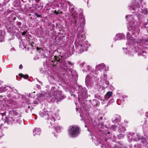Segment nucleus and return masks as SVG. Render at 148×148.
I'll return each instance as SVG.
<instances>
[{"label": "nucleus", "instance_id": "1", "mask_svg": "<svg viewBox=\"0 0 148 148\" xmlns=\"http://www.w3.org/2000/svg\"><path fill=\"white\" fill-rule=\"evenodd\" d=\"M142 0L136 1L133 0L132 3L129 6V8L131 11L130 14L126 15L125 18L128 21L129 27H128L129 32L127 34V41L126 43L127 47L125 48L127 51H126V54L132 56H133L134 51L138 53V56H142L145 57L147 52L141 51L138 47L137 49L136 44L134 37H136L139 35L140 29L135 25L136 23V19H138L139 22L143 23L145 20L144 15L147 14L148 11L147 8L143 7L142 5ZM124 49V48H123Z\"/></svg>", "mask_w": 148, "mask_h": 148}, {"label": "nucleus", "instance_id": "2", "mask_svg": "<svg viewBox=\"0 0 148 148\" xmlns=\"http://www.w3.org/2000/svg\"><path fill=\"white\" fill-rule=\"evenodd\" d=\"M66 2L69 6V8L70 12L67 14L69 16H72L73 17H74L72 21V22L77 27L76 32H77L78 30V28H77V26H79V27L82 28L84 25L85 24L84 18L83 17L82 15L81 14H79L78 17H77V15L74 9V6L69 1H66ZM84 32L83 29H82V31L78 33V38H80V40H82V38H84V36L83 34Z\"/></svg>", "mask_w": 148, "mask_h": 148}, {"label": "nucleus", "instance_id": "3", "mask_svg": "<svg viewBox=\"0 0 148 148\" xmlns=\"http://www.w3.org/2000/svg\"><path fill=\"white\" fill-rule=\"evenodd\" d=\"M39 114L42 117L47 119L48 123H49L51 125H52L56 120H59L60 119L58 112L52 114L51 112L43 110L40 112Z\"/></svg>", "mask_w": 148, "mask_h": 148}, {"label": "nucleus", "instance_id": "4", "mask_svg": "<svg viewBox=\"0 0 148 148\" xmlns=\"http://www.w3.org/2000/svg\"><path fill=\"white\" fill-rule=\"evenodd\" d=\"M50 90L51 91L50 92L53 95V98H54V100L52 99L50 100V102H53L55 101H56V102H58V101L64 99V97L62 95V92L58 91V88L56 87L51 86Z\"/></svg>", "mask_w": 148, "mask_h": 148}, {"label": "nucleus", "instance_id": "5", "mask_svg": "<svg viewBox=\"0 0 148 148\" xmlns=\"http://www.w3.org/2000/svg\"><path fill=\"white\" fill-rule=\"evenodd\" d=\"M9 113L10 114L12 115L13 116L11 117L9 116V117H5V119H4L5 123H7L9 124H11L15 122V118H17L16 116H17L19 117L21 116V115L16 112L14 110H12L9 111ZM5 113H4L2 114L3 118L2 119H4L3 116H5Z\"/></svg>", "mask_w": 148, "mask_h": 148}, {"label": "nucleus", "instance_id": "6", "mask_svg": "<svg viewBox=\"0 0 148 148\" xmlns=\"http://www.w3.org/2000/svg\"><path fill=\"white\" fill-rule=\"evenodd\" d=\"M128 140L130 142H131L133 140L136 142L140 141L145 145L148 144V140L144 141V140H146L145 138H143L142 136L139 134L138 135L133 133H130L128 136Z\"/></svg>", "mask_w": 148, "mask_h": 148}, {"label": "nucleus", "instance_id": "7", "mask_svg": "<svg viewBox=\"0 0 148 148\" xmlns=\"http://www.w3.org/2000/svg\"><path fill=\"white\" fill-rule=\"evenodd\" d=\"M90 45L87 40L79 41L78 42L77 51L79 53H81L84 51H86L89 46Z\"/></svg>", "mask_w": 148, "mask_h": 148}, {"label": "nucleus", "instance_id": "8", "mask_svg": "<svg viewBox=\"0 0 148 148\" xmlns=\"http://www.w3.org/2000/svg\"><path fill=\"white\" fill-rule=\"evenodd\" d=\"M76 90L79 99L84 97L87 94V91L86 88L80 85H78L76 87Z\"/></svg>", "mask_w": 148, "mask_h": 148}, {"label": "nucleus", "instance_id": "9", "mask_svg": "<svg viewBox=\"0 0 148 148\" xmlns=\"http://www.w3.org/2000/svg\"><path fill=\"white\" fill-rule=\"evenodd\" d=\"M68 131L69 135L72 138L77 137L79 133V128L76 126L69 127Z\"/></svg>", "mask_w": 148, "mask_h": 148}, {"label": "nucleus", "instance_id": "10", "mask_svg": "<svg viewBox=\"0 0 148 148\" xmlns=\"http://www.w3.org/2000/svg\"><path fill=\"white\" fill-rule=\"evenodd\" d=\"M73 65V63L69 61H67L64 63L63 64L64 67H66V68H64V69L66 71L67 74L69 78L72 77L73 75L70 69L71 66Z\"/></svg>", "mask_w": 148, "mask_h": 148}, {"label": "nucleus", "instance_id": "11", "mask_svg": "<svg viewBox=\"0 0 148 148\" xmlns=\"http://www.w3.org/2000/svg\"><path fill=\"white\" fill-rule=\"evenodd\" d=\"M53 96V95L50 92L48 91L45 92L41 94L39 96L38 98L41 101H43L45 99L48 100L50 99Z\"/></svg>", "mask_w": 148, "mask_h": 148}, {"label": "nucleus", "instance_id": "12", "mask_svg": "<svg viewBox=\"0 0 148 148\" xmlns=\"http://www.w3.org/2000/svg\"><path fill=\"white\" fill-rule=\"evenodd\" d=\"M106 67V66L103 64H99L96 66V71H98V73L102 71Z\"/></svg>", "mask_w": 148, "mask_h": 148}, {"label": "nucleus", "instance_id": "13", "mask_svg": "<svg viewBox=\"0 0 148 148\" xmlns=\"http://www.w3.org/2000/svg\"><path fill=\"white\" fill-rule=\"evenodd\" d=\"M112 92H108L105 95L104 99H102L103 102L102 103L104 104L105 103H106L107 100L112 96Z\"/></svg>", "mask_w": 148, "mask_h": 148}, {"label": "nucleus", "instance_id": "14", "mask_svg": "<svg viewBox=\"0 0 148 148\" xmlns=\"http://www.w3.org/2000/svg\"><path fill=\"white\" fill-rule=\"evenodd\" d=\"M55 60H50V61L49 64L52 65L54 68L56 67V65L58 62L59 61L60 58L56 56L54 57Z\"/></svg>", "mask_w": 148, "mask_h": 148}, {"label": "nucleus", "instance_id": "15", "mask_svg": "<svg viewBox=\"0 0 148 148\" xmlns=\"http://www.w3.org/2000/svg\"><path fill=\"white\" fill-rule=\"evenodd\" d=\"M125 38V36L123 34L118 33L116 35L114 39L115 40H117L124 39Z\"/></svg>", "mask_w": 148, "mask_h": 148}, {"label": "nucleus", "instance_id": "16", "mask_svg": "<svg viewBox=\"0 0 148 148\" xmlns=\"http://www.w3.org/2000/svg\"><path fill=\"white\" fill-rule=\"evenodd\" d=\"M143 130L145 134L147 136L146 138L145 137L146 139L145 140H148V125L146 124L144 125L143 128ZM144 141H145V140H144Z\"/></svg>", "mask_w": 148, "mask_h": 148}, {"label": "nucleus", "instance_id": "17", "mask_svg": "<svg viewBox=\"0 0 148 148\" xmlns=\"http://www.w3.org/2000/svg\"><path fill=\"white\" fill-rule=\"evenodd\" d=\"M14 89V87H12L9 86H6L5 87H2L1 88V89L2 90V92H5L7 91H8L9 92L10 91V90H13Z\"/></svg>", "mask_w": 148, "mask_h": 148}, {"label": "nucleus", "instance_id": "18", "mask_svg": "<svg viewBox=\"0 0 148 148\" xmlns=\"http://www.w3.org/2000/svg\"><path fill=\"white\" fill-rule=\"evenodd\" d=\"M41 132V130L40 128H35L33 131V134L34 136L37 135H39Z\"/></svg>", "mask_w": 148, "mask_h": 148}, {"label": "nucleus", "instance_id": "19", "mask_svg": "<svg viewBox=\"0 0 148 148\" xmlns=\"http://www.w3.org/2000/svg\"><path fill=\"white\" fill-rule=\"evenodd\" d=\"M121 120L120 116L118 115H116L114 116V118L113 119V122L116 123L119 122Z\"/></svg>", "mask_w": 148, "mask_h": 148}, {"label": "nucleus", "instance_id": "20", "mask_svg": "<svg viewBox=\"0 0 148 148\" xmlns=\"http://www.w3.org/2000/svg\"><path fill=\"white\" fill-rule=\"evenodd\" d=\"M91 105L92 106H99V102L96 99H94L90 101Z\"/></svg>", "mask_w": 148, "mask_h": 148}, {"label": "nucleus", "instance_id": "21", "mask_svg": "<svg viewBox=\"0 0 148 148\" xmlns=\"http://www.w3.org/2000/svg\"><path fill=\"white\" fill-rule=\"evenodd\" d=\"M117 127H118V130L119 132H123L126 130L125 127L121 125L118 124Z\"/></svg>", "mask_w": 148, "mask_h": 148}, {"label": "nucleus", "instance_id": "22", "mask_svg": "<svg viewBox=\"0 0 148 148\" xmlns=\"http://www.w3.org/2000/svg\"><path fill=\"white\" fill-rule=\"evenodd\" d=\"M106 74H105L104 73H103V76H102L101 77V78H102V79H103V81H104L103 83H105V84L107 86H108V85H109V82H108V81L106 79Z\"/></svg>", "mask_w": 148, "mask_h": 148}, {"label": "nucleus", "instance_id": "23", "mask_svg": "<svg viewBox=\"0 0 148 148\" xmlns=\"http://www.w3.org/2000/svg\"><path fill=\"white\" fill-rule=\"evenodd\" d=\"M90 67L88 65L85 66L84 67V69H83V71L84 73L87 72V71H88L90 70Z\"/></svg>", "mask_w": 148, "mask_h": 148}, {"label": "nucleus", "instance_id": "24", "mask_svg": "<svg viewBox=\"0 0 148 148\" xmlns=\"http://www.w3.org/2000/svg\"><path fill=\"white\" fill-rule=\"evenodd\" d=\"M11 94H13V95H14V98L16 99L19 98L21 95V94L19 93H16L13 91L11 92Z\"/></svg>", "mask_w": 148, "mask_h": 148}, {"label": "nucleus", "instance_id": "25", "mask_svg": "<svg viewBox=\"0 0 148 148\" xmlns=\"http://www.w3.org/2000/svg\"><path fill=\"white\" fill-rule=\"evenodd\" d=\"M97 73H98V71H96L95 70V71H91L90 75L91 76L96 77H97V75H98L97 74Z\"/></svg>", "mask_w": 148, "mask_h": 148}, {"label": "nucleus", "instance_id": "26", "mask_svg": "<svg viewBox=\"0 0 148 148\" xmlns=\"http://www.w3.org/2000/svg\"><path fill=\"white\" fill-rule=\"evenodd\" d=\"M148 24V22H146L145 23L143 24V26L144 29H145L148 32V27H146L145 26H146Z\"/></svg>", "mask_w": 148, "mask_h": 148}, {"label": "nucleus", "instance_id": "27", "mask_svg": "<svg viewBox=\"0 0 148 148\" xmlns=\"http://www.w3.org/2000/svg\"><path fill=\"white\" fill-rule=\"evenodd\" d=\"M4 6V5H3V4H1V6L0 7V14H2L4 13V8L3 7Z\"/></svg>", "mask_w": 148, "mask_h": 148}, {"label": "nucleus", "instance_id": "28", "mask_svg": "<svg viewBox=\"0 0 148 148\" xmlns=\"http://www.w3.org/2000/svg\"><path fill=\"white\" fill-rule=\"evenodd\" d=\"M21 117V116L19 117L18 116H17L16 117H17V118H15L16 119V121H17V122L18 123H19V124H21L23 122L22 119L21 120H20V117Z\"/></svg>", "mask_w": 148, "mask_h": 148}, {"label": "nucleus", "instance_id": "29", "mask_svg": "<svg viewBox=\"0 0 148 148\" xmlns=\"http://www.w3.org/2000/svg\"><path fill=\"white\" fill-rule=\"evenodd\" d=\"M54 128L57 133H59L61 131V128L60 127L57 126L54 127Z\"/></svg>", "mask_w": 148, "mask_h": 148}, {"label": "nucleus", "instance_id": "30", "mask_svg": "<svg viewBox=\"0 0 148 148\" xmlns=\"http://www.w3.org/2000/svg\"><path fill=\"white\" fill-rule=\"evenodd\" d=\"M12 91H11L10 92H9V93H8L7 95V97H9L10 99H12L14 98V95L13 94H11V92Z\"/></svg>", "mask_w": 148, "mask_h": 148}, {"label": "nucleus", "instance_id": "31", "mask_svg": "<svg viewBox=\"0 0 148 148\" xmlns=\"http://www.w3.org/2000/svg\"><path fill=\"white\" fill-rule=\"evenodd\" d=\"M4 38V35L2 34V32H0V40L2 42Z\"/></svg>", "mask_w": 148, "mask_h": 148}, {"label": "nucleus", "instance_id": "32", "mask_svg": "<svg viewBox=\"0 0 148 148\" xmlns=\"http://www.w3.org/2000/svg\"><path fill=\"white\" fill-rule=\"evenodd\" d=\"M35 93V92L34 91L33 92L29 93L27 95L29 97H32L33 98H34L35 97V96L33 95V94Z\"/></svg>", "mask_w": 148, "mask_h": 148}, {"label": "nucleus", "instance_id": "33", "mask_svg": "<svg viewBox=\"0 0 148 148\" xmlns=\"http://www.w3.org/2000/svg\"><path fill=\"white\" fill-rule=\"evenodd\" d=\"M125 134H121L118 135V137L119 139H121L125 137Z\"/></svg>", "mask_w": 148, "mask_h": 148}, {"label": "nucleus", "instance_id": "34", "mask_svg": "<svg viewBox=\"0 0 148 148\" xmlns=\"http://www.w3.org/2000/svg\"><path fill=\"white\" fill-rule=\"evenodd\" d=\"M66 1H66L64 3H62L61 5V6L63 7L64 8H66L67 6V3L66 2Z\"/></svg>", "mask_w": 148, "mask_h": 148}, {"label": "nucleus", "instance_id": "35", "mask_svg": "<svg viewBox=\"0 0 148 148\" xmlns=\"http://www.w3.org/2000/svg\"><path fill=\"white\" fill-rule=\"evenodd\" d=\"M19 75L21 77H23L24 79H27L28 77V75H24L22 73L19 74Z\"/></svg>", "mask_w": 148, "mask_h": 148}, {"label": "nucleus", "instance_id": "36", "mask_svg": "<svg viewBox=\"0 0 148 148\" xmlns=\"http://www.w3.org/2000/svg\"><path fill=\"white\" fill-rule=\"evenodd\" d=\"M97 145H99L102 148H106V147H105V145L104 144H102L101 143H99V144H97Z\"/></svg>", "mask_w": 148, "mask_h": 148}, {"label": "nucleus", "instance_id": "37", "mask_svg": "<svg viewBox=\"0 0 148 148\" xmlns=\"http://www.w3.org/2000/svg\"><path fill=\"white\" fill-rule=\"evenodd\" d=\"M9 1L10 0H4L3 2V5L5 6L6 3L9 2Z\"/></svg>", "mask_w": 148, "mask_h": 148}, {"label": "nucleus", "instance_id": "38", "mask_svg": "<svg viewBox=\"0 0 148 148\" xmlns=\"http://www.w3.org/2000/svg\"><path fill=\"white\" fill-rule=\"evenodd\" d=\"M86 65V64H85V63L84 62L82 63L80 65L81 67H83V69H84V67Z\"/></svg>", "mask_w": 148, "mask_h": 148}, {"label": "nucleus", "instance_id": "39", "mask_svg": "<svg viewBox=\"0 0 148 148\" xmlns=\"http://www.w3.org/2000/svg\"><path fill=\"white\" fill-rule=\"evenodd\" d=\"M121 100L120 99H118L116 101L117 103L119 105H120L121 104Z\"/></svg>", "mask_w": 148, "mask_h": 148}, {"label": "nucleus", "instance_id": "40", "mask_svg": "<svg viewBox=\"0 0 148 148\" xmlns=\"http://www.w3.org/2000/svg\"><path fill=\"white\" fill-rule=\"evenodd\" d=\"M35 14L38 18L42 17V16L41 15H39L36 13H34Z\"/></svg>", "mask_w": 148, "mask_h": 148}, {"label": "nucleus", "instance_id": "41", "mask_svg": "<svg viewBox=\"0 0 148 148\" xmlns=\"http://www.w3.org/2000/svg\"><path fill=\"white\" fill-rule=\"evenodd\" d=\"M28 110H29V109L30 110L33 108L32 106H31L28 105Z\"/></svg>", "mask_w": 148, "mask_h": 148}, {"label": "nucleus", "instance_id": "42", "mask_svg": "<svg viewBox=\"0 0 148 148\" xmlns=\"http://www.w3.org/2000/svg\"><path fill=\"white\" fill-rule=\"evenodd\" d=\"M27 32V31L26 30L25 31H24L22 34V35H25L26 34Z\"/></svg>", "mask_w": 148, "mask_h": 148}, {"label": "nucleus", "instance_id": "43", "mask_svg": "<svg viewBox=\"0 0 148 148\" xmlns=\"http://www.w3.org/2000/svg\"><path fill=\"white\" fill-rule=\"evenodd\" d=\"M17 25L18 26H20L21 25V23L20 22H18L17 23Z\"/></svg>", "mask_w": 148, "mask_h": 148}, {"label": "nucleus", "instance_id": "44", "mask_svg": "<svg viewBox=\"0 0 148 148\" xmlns=\"http://www.w3.org/2000/svg\"><path fill=\"white\" fill-rule=\"evenodd\" d=\"M128 97L125 95H123L122 96V98L123 99H125Z\"/></svg>", "mask_w": 148, "mask_h": 148}, {"label": "nucleus", "instance_id": "45", "mask_svg": "<svg viewBox=\"0 0 148 148\" xmlns=\"http://www.w3.org/2000/svg\"><path fill=\"white\" fill-rule=\"evenodd\" d=\"M10 104L15 105L16 104V103L15 102H12V101H10V102L9 103Z\"/></svg>", "mask_w": 148, "mask_h": 148}, {"label": "nucleus", "instance_id": "46", "mask_svg": "<svg viewBox=\"0 0 148 148\" xmlns=\"http://www.w3.org/2000/svg\"><path fill=\"white\" fill-rule=\"evenodd\" d=\"M88 77H89V76L87 75L86 78L85 82H86V83L87 82H88V80L87 79V78Z\"/></svg>", "mask_w": 148, "mask_h": 148}, {"label": "nucleus", "instance_id": "47", "mask_svg": "<svg viewBox=\"0 0 148 148\" xmlns=\"http://www.w3.org/2000/svg\"><path fill=\"white\" fill-rule=\"evenodd\" d=\"M19 69H21L23 68V66L22 65H20L19 66Z\"/></svg>", "mask_w": 148, "mask_h": 148}, {"label": "nucleus", "instance_id": "48", "mask_svg": "<svg viewBox=\"0 0 148 148\" xmlns=\"http://www.w3.org/2000/svg\"><path fill=\"white\" fill-rule=\"evenodd\" d=\"M145 115L146 116L148 117V112H146L145 113Z\"/></svg>", "mask_w": 148, "mask_h": 148}, {"label": "nucleus", "instance_id": "49", "mask_svg": "<svg viewBox=\"0 0 148 148\" xmlns=\"http://www.w3.org/2000/svg\"><path fill=\"white\" fill-rule=\"evenodd\" d=\"M102 119V117H100V118H99V120H101Z\"/></svg>", "mask_w": 148, "mask_h": 148}, {"label": "nucleus", "instance_id": "50", "mask_svg": "<svg viewBox=\"0 0 148 148\" xmlns=\"http://www.w3.org/2000/svg\"><path fill=\"white\" fill-rule=\"evenodd\" d=\"M50 87V86H48V85H47L46 86V88H49V87Z\"/></svg>", "mask_w": 148, "mask_h": 148}, {"label": "nucleus", "instance_id": "51", "mask_svg": "<svg viewBox=\"0 0 148 148\" xmlns=\"http://www.w3.org/2000/svg\"><path fill=\"white\" fill-rule=\"evenodd\" d=\"M1 21H0V28L1 27Z\"/></svg>", "mask_w": 148, "mask_h": 148}, {"label": "nucleus", "instance_id": "52", "mask_svg": "<svg viewBox=\"0 0 148 148\" xmlns=\"http://www.w3.org/2000/svg\"><path fill=\"white\" fill-rule=\"evenodd\" d=\"M76 110L77 111V108H76Z\"/></svg>", "mask_w": 148, "mask_h": 148}, {"label": "nucleus", "instance_id": "53", "mask_svg": "<svg viewBox=\"0 0 148 148\" xmlns=\"http://www.w3.org/2000/svg\"><path fill=\"white\" fill-rule=\"evenodd\" d=\"M32 11H34V10H32Z\"/></svg>", "mask_w": 148, "mask_h": 148}, {"label": "nucleus", "instance_id": "54", "mask_svg": "<svg viewBox=\"0 0 148 148\" xmlns=\"http://www.w3.org/2000/svg\"><path fill=\"white\" fill-rule=\"evenodd\" d=\"M147 22H148V19H147Z\"/></svg>", "mask_w": 148, "mask_h": 148}, {"label": "nucleus", "instance_id": "55", "mask_svg": "<svg viewBox=\"0 0 148 148\" xmlns=\"http://www.w3.org/2000/svg\"><path fill=\"white\" fill-rule=\"evenodd\" d=\"M35 119H37V117H36V116H35Z\"/></svg>", "mask_w": 148, "mask_h": 148}, {"label": "nucleus", "instance_id": "56", "mask_svg": "<svg viewBox=\"0 0 148 148\" xmlns=\"http://www.w3.org/2000/svg\"><path fill=\"white\" fill-rule=\"evenodd\" d=\"M108 134L110 133V132H108Z\"/></svg>", "mask_w": 148, "mask_h": 148}, {"label": "nucleus", "instance_id": "57", "mask_svg": "<svg viewBox=\"0 0 148 148\" xmlns=\"http://www.w3.org/2000/svg\"><path fill=\"white\" fill-rule=\"evenodd\" d=\"M54 136H55L56 137V136H55V134H54Z\"/></svg>", "mask_w": 148, "mask_h": 148}, {"label": "nucleus", "instance_id": "58", "mask_svg": "<svg viewBox=\"0 0 148 148\" xmlns=\"http://www.w3.org/2000/svg\"><path fill=\"white\" fill-rule=\"evenodd\" d=\"M54 0H53V2H54Z\"/></svg>", "mask_w": 148, "mask_h": 148}]
</instances>
